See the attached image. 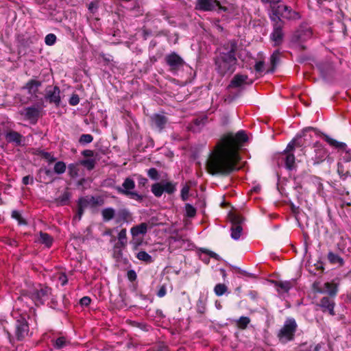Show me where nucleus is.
<instances>
[{
    "instance_id": "e433bc0d",
    "label": "nucleus",
    "mask_w": 351,
    "mask_h": 351,
    "mask_svg": "<svg viewBox=\"0 0 351 351\" xmlns=\"http://www.w3.org/2000/svg\"><path fill=\"white\" fill-rule=\"evenodd\" d=\"M228 215L232 225H241L242 222L244 221V217L240 214L230 212Z\"/></svg>"
},
{
    "instance_id": "c85d7f7f",
    "label": "nucleus",
    "mask_w": 351,
    "mask_h": 351,
    "mask_svg": "<svg viewBox=\"0 0 351 351\" xmlns=\"http://www.w3.org/2000/svg\"><path fill=\"white\" fill-rule=\"evenodd\" d=\"M325 293H328L330 298H335L338 293V285L334 282H327L324 285Z\"/></svg>"
},
{
    "instance_id": "7c9ffc66",
    "label": "nucleus",
    "mask_w": 351,
    "mask_h": 351,
    "mask_svg": "<svg viewBox=\"0 0 351 351\" xmlns=\"http://www.w3.org/2000/svg\"><path fill=\"white\" fill-rule=\"evenodd\" d=\"M147 231V224L146 223H141L137 226H133L131 230L132 237H136L139 234H145Z\"/></svg>"
},
{
    "instance_id": "6ab92c4d",
    "label": "nucleus",
    "mask_w": 351,
    "mask_h": 351,
    "mask_svg": "<svg viewBox=\"0 0 351 351\" xmlns=\"http://www.w3.org/2000/svg\"><path fill=\"white\" fill-rule=\"evenodd\" d=\"M38 176L39 178V182H43L46 184L51 183L54 180L53 178V172L50 169L45 167H41L38 169Z\"/></svg>"
},
{
    "instance_id": "9b49d317",
    "label": "nucleus",
    "mask_w": 351,
    "mask_h": 351,
    "mask_svg": "<svg viewBox=\"0 0 351 351\" xmlns=\"http://www.w3.org/2000/svg\"><path fill=\"white\" fill-rule=\"evenodd\" d=\"M272 24V32L270 34V40L274 43V46H279L282 43L284 38V24L281 22L271 21Z\"/></svg>"
},
{
    "instance_id": "2f4dec72",
    "label": "nucleus",
    "mask_w": 351,
    "mask_h": 351,
    "mask_svg": "<svg viewBox=\"0 0 351 351\" xmlns=\"http://www.w3.org/2000/svg\"><path fill=\"white\" fill-rule=\"evenodd\" d=\"M337 172L341 180L343 181L348 178H351V173L350 172V170L348 169H346L344 165L341 162L337 163Z\"/></svg>"
},
{
    "instance_id": "72a5a7b5",
    "label": "nucleus",
    "mask_w": 351,
    "mask_h": 351,
    "mask_svg": "<svg viewBox=\"0 0 351 351\" xmlns=\"http://www.w3.org/2000/svg\"><path fill=\"white\" fill-rule=\"evenodd\" d=\"M101 215L104 221H109L115 216V210L112 208H106L101 210Z\"/></svg>"
},
{
    "instance_id": "bf43d9fd",
    "label": "nucleus",
    "mask_w": 351,
    "mask_h": 351,
    "mask_svg": "<svg viewBox=\"0 0 351 351\" xmlns=\"http://www.w3.org/2000/svg\"><path fill=\"white\" fill-rule=\"evenodd\" d=\"M265 62L260 60L256 62L254 69L257 73H262L264 71Z\"/></svg>"
},
{
    "instance_id": "4468645a",
    "label": "nucleus",
    "mask_w": 351,
    "mask_h": 351,
    "mask_svg": "<svg viewBox=\"0 0 351 351\" xmlns=\"http://www.w3.org/2000/svg\"><path fill=\"white\" fill-rule=\"evenodd\" d=\"M314 131L315 133L318 135L322 136L324 138V140L331 146L335 147L336 148L340 149H345L347 147L346 144L343 142H339L335 139H333L328 136L327 134H325L322 132H320L318 131V130L313 127H307L304 129L303 133L307 132V131Z\"/></svg>"
},
{
    "instance_id": "680f3d73",
    "label": "nucleus",
    "mask_w": 351,
    "mask_h": 351,
    "mask_svg": "<svg viewBox=\"0 0 351 351\" xmlns=\"http://www.w3.org/2000/svg\"><path fill=\"white\" fill-rule=\"evenodd\" d=\"M49 300H50V302L48 303L49 307L56 309L58 307V300L56 297L51 293Z\"/></svg>"
},
{
    "instance_id": "5701e85b",
    "label": "nucleus",
    "mask_w": 351,
    "mask_h": 351,
    "mask_svg": "<svg viewBox=\"0 0 351 351\" xmlns=\"http://www.w3.org/2000/svg\"><path fill=\"white\" fill-rule=\"evenodd\" d=\"M134 181L130 178H126L122 184V186H117L116 189L119 193L125 195V191H132L131 190L134 189Z\"/></svg>"
},
{
    "instance_id": "dca6fc26",
    "label": "nucleus",
    "mask_w": 351,
    "mask_h": 351,
    "mask_svg": "<svg viewBox=\"0 0 351 351\" xmlns=\"http://www.w3.org/2000/svg\"><path fill=\"white\" fill-rule=\"evenodd\" d=\"M334 298H330V296H326L320 300L318 306L322 308V311L324 313L328 312L329 314L331 315H335L334 311V308L335 306Z\"/></svg>"
},
{
    "instance_id": "473e14b6",
    "label": "nucleus",
    "mask_w": 351,
    "mask_h": 351,
    "mask_svg": "<svg viewBox=\"0 0 351 351\" xmlns=\"http://www.w3.org/2000/svg\"><path fill=\"white\" fill-rule=\"evenodd\" d=\"M71 197V193L66 190L61 195L56 199V202L60 206L69 205L70 203Z\"/></svg>"
},
{
    "instance_id": "1a4fd4ad",
    "label": "nucleus",
    "mask_w": 351,
    "mask_h": 351,
    "mask_svg": "<svg viewBox=\"0 0 351 351\" xmlns=\"http://www.w3.org/2000/svg\"><path fill=\"white\" fill-rule=\"evenodd\" d=\"M165 62L169 66L170 71L173 73L178 72L185 64L184 60L176 52H172L167 55Z\"/></svg>"
},
{
    "instance_id": "f704fd0d",
    "label": "nucleus",
    "mask_w": 351,
    "mask_h": 351,
    "mask_svg": "<svg viewBox=\"0 0 351 351\" xmlns=\"http://www.w3.org/2000/svg\"><path fill=\"white\" fill-rule=\"evenodd\" d=\"M317 67L324 78H326L330 74V71L331 70V66L330 64L319 63L317 64Z\"/></svg>"
},
{
    "instance_id": "79ce46f5",
    "label": "nucleus",
    "mask_w": 351,
    "mask_h": 351,
    "mask_svg": "<svg viewBox=\"0 0 351 351\" xmlns=\"http://www.w3.org/2000/svg\"><path fill=\"white\" fill-rule=\"evenodd\" d=\"M163 193L165 192L168 194L173 193L176 190V183L172 182H166L162 183Z\"/></svg>"
},
{
    "instance_id": "20e7f679",
    "label": "nucleus",
    "mask_w": 351,
    "mask_h": 351,
    "mask_svg": "<svg viewBox=\"0 0 351 351\" xmlns=\"http://www.w3.org/2000/svg\"><path fill=\"white\" fill-rule=\"evenodd\" d=\"M302 136H296L295 138H293L287 145L286 149L284 150L283 154L285 157V167L287 170L291 171L296 167L295 165V157L293 152L297 148L300 149L301 154H304V143L302 141Z\"/></svg>"
},
{
    "instance_id": "a878e982",
    "label": "nucleus",
    "mask_w": 351,
    "mask_h": 351,
    "mask_svg": "<svg viewBox=\"0 0 351 351\" xmlns=\"http://www.w3.org/2000/svg\"><path fill=\"white\" fill-rule=\"evenodd\" d=\"M51 344L54 349L61 350L71 344L70 340L65 336H60L56 339H51Z\"/></svg>"
},
{
    "instance_id": "cd10ccee",
    "label": "nucleus",
    "mask_w": 351,
    "mask_h": 351,
    "mask_svg": "<svg viewBox=\"0 0 351 351\" xmlns=\"http://www.w3.org/2000/svg\"><path fill=\"white\" fill-rule=\"evenodd\" d=\"M38 241L50 248L53 243V238L48 233L40 231Z\"/></svg>"
},
{
    "instance_id": "4be33fe9",
    "label": "nucleus",
    "mask_w": 351,
    "mask_h": 351,
    "mask_svg": "<svg viewBox=\"0 0 351 351\" xmlns=\"http://www.w3.org/2000/svg\"><path fill=\"white\" fill-rule=\"evenodd\" d=\"M152 124L161 131L167 123V118L162 114H155L151 117Z\"/></svg>"
},
{
    "instance_id": "13d9d810",
    "label": "nucleus",
    "mask_w": 351,
    "mask_h": 351,
    "mask_svg": "<svg viewBox=\"0 0 351 351\" xmlns=\"http://www.w3.org/2000/svg\"><path fill=\"white\" fill-rule=\"evenodd\" d=\"M80 103V97L77 94H73L69 100V104L71 106H77Z\"/></svg>"
},
{
    "instance_id": "4d7b16f0",
    "label": "nucleus",
    "mask_w": 351,
    "mask_h": 351,
    "mask_svg": "<svg viewBox=\"0 0 351 351\" xmlns=\"http://www.w3.org/2000/svg\"><path fill=\"white\" fill-rule=\"evenodd\" d=\"M190 187L188 185H185L181 190V198L183 201H186L189 198V192Z\"/></svg>"
},
{
    "instance_id": "b1692460",
    "label": "nucleus",
    "mask_w": 351,
    "mask_h": 351,
    "mask_svg": "<svg viewBox=\"0 0 351 351\" xmlns=\"http://www.w3.org/2000/svg\"><path fill=\"white\" fill-rule=\"evenodd\" d=\"M248 76L247 75H243L240 73L236 74L229 84L230 88H239L244 84H247V80Z\"/></svg>"
},
{
    "instance_id": "f257e3e1",
    "label": "nucleus",
    "mask_w": 351,
    "mask_h": 351,
    "mask_svg": "<svg viewBox=\"0 0 351 351\" xmlns=\"http://www.w3.org/2000/svg\"><path fill=\"white\" fill-rule=\"evenodd\" d=\"M247 140L244 130H239L235 134L228 132L222 135L206 162L208 173L228 176L239 170L238 165L241 158L239 151Z\"/></svg>"
},
{
    "instance_id": "e2e57ef3",
    "label": "nucleus",
    "mask_w": 351,
    "mask_h": 351,
    "mask_svg": "<svg viewBox=\"0 0 351 351\" xmlns=\"http://www.w3.org/2000/svg\"><path fill=\"white\" fill-rule=\"evenodd\" d=\"M127 277L130 282H134L136 280L137 275L134 270L130 269L127 272Z\"/></svg>"
},
{
    "instance_id": "aec40b11",
    "label": "nucleus",
    "mask_w": 351,
    "mask_h": 351,
    "mask_svg": "<svg viewBox=\"0 0 351 351\" xmlns=\"http://www.w3.org/2000/svg\"><path fill=\"white\" fill-rule=\"evenodd\" d=\"M77 204V211L76 215L73 217V220L80 221L84 215V209L89 206L88 196L79 198Z\"/></svg>"
},
{
    "instance_id": "393cba45",
    "label": "nucleus",
    "mask_w": 351,
    "mask_h": 351,
    "mask_svg": "<svg viewBox=\"0 0 351 351\" xmlns=\"http://www.w3.org/2000/svg\"><path fill=\"white\" fill-rule=\"evenodd\" d=\"M280 52L279 50H275L270 56V66L266 71V73H273L275 72L277 65L280 62Z\"/></svg>"
},
{
    "instance_id": "774afa93",
    "label": "nucleus",
    "mask_w": 351,
    "mask_h": 351,
    "mask_svg": "<svg viewBox=\"0 0 351 351\" xmlns=\"http://www.w3.org/2000/svg\"><path fill=\"white\" fill-rule=\"evenodd\" d=\"M22 183L24 185L33 184L34 178L32 176H31L29 175L24 176L22 179Z\"/></svg>"
},
{
    "instance_id": "3c124183",
    "label": "nucleus",
    "mask_w": 351,
    "mask_h": 351,
    "mask_svg": "<svg viewBox=\"0 0 351 351\" xmlns=\"http://www.w3.org/2000/svg\"><path fill=\"white\" fill-rule=\"evenodd\" d=\"M206 310V302L202 299L199 298L196 304V311L197 313L203 315L205 313Z\"/></svg>"
},
{
    "instance_id": "603ef678",
    "label": "nucleus",
    "mask_w": 351,
    "mask_h": 351,
    "mask_svg": "<svg viewBox=\"0 0 351 351\" xmlns=\"http://www.w3.org/2000/svg\"><path fill=\"white\" fill-rule=\"evenodd\" d=\"M147 176L153 180H158L160 179V174L156 168H150L147 170Z\"/></svg>"
},
{
    "instance_id": "c9c22d12",
    "label": "nucleus",
    "mask_w": 351,
    "mask_h": 351,
    "mask_svg": "<svg viewBox=\"0 0 351 351\" xmlns=\"http://www.w3.org/2000/svg\"><path fill=\"white\" fill-rule=\"evenodd\" d=\"M80 165L85 167L87 170H93L96 165V160L95 158H86L80 160Z\"/></svg>"
},
{
    "instance_id": "ea45409f",
    "label": "nucleus",
    "mask_w": 351,
    "mask_h": 351,
    "mask_svg": "<svg viewBox=\"0 0 351 351\" xmlns=\"http://www.w3.org/2000/svg\"><path fill=\"white\" fill-rule=\"evenodd\" d=\"M80 163H71L68 166V172L71 178H76L80 171Z\"/></svg>"
},
{
    "instance_id": "7ed1b4c3",
    "label": "nucleus",
    "mask_w": 351,
    "mask_h": 351,
    "mask_svg": "<svg viewBox=\"0 0 351 351\" xmlns=\"http://www.w3.org/2000/svg\"><path fill=\"white\" fill-rule=\"evenodd\" d=\"M51 288L39 284L38 287L29 290H23L21 295L18 298L19 300L22 298H27L32 300L36 306H40L45 304V301L49 299L51 295Z\"/></svg>"
},
{
    "instance_id": "864d4df0",
    "label": "nucleus",
    "mask_w": 351,
    "mask_h": 351,
    "mask_svg": "<svg viewBox=\"0 0 351 351\" xmlns=\"http://www.w3.org/2000/svg\"><path fill=\"white\" fill-rule=\"evenodd\" d=\"M186 215L188 217H194L196 215L195 208L190 204H186L185 206Z\"/></svg>"
},
{
    "instance_id": "423d86ee",
    "label": "nucleus",
    "mask_w": 351,
    "mask_h": 351,
    "mask_svg": "<svg viewBox=\"0 0 351 351\" xmlns=\"http://www.w3.org/2000/svg\"><path fill=\"white\" fill-rule=\"evenodd\" d=\"M297 330L298 324L295 319L293 317H288L276 336L279 341L285 344L294 340Z\"/></svg>"
},
{
    "instance_id": "bb28decb",
    "label": "nucleus",
    "mask_w": 351,
    "mask_h": 351,
    "mask_svg": "<svg viewBox=\"0 0 351 351\" xmlns=\"http://www.w3.org/2000/svg\"><path fill=\"white\" fill-rule=\"evenodd\" d=\"M132 218L130 212L126 208H122L118 210L116 217V223H127Z\"/></svg>"
},
{
    "instance_id": "c756f323",
    "label": "nucleus",
    "mask_w": 351,
    "mask_h": 351,
    "mask_svg": "<svg viewBox=\"0 0 351 351\" xmlns=\"http://www.w3.org/2000/svg\"><path fill=\"white\" fill-rule=\"evenodd\" d=\"M327 258L331 265H338L339 267H342L344 265L343 258L339 256L338 254H335L332 251H330L328 253Z\"/></svg>"
},
{
    "instance_id": "5fc2aeb1",
    "label": "nucleus",
    "mask_w": 351,
    "mask_h": 351,
    "mask_svg": "<svg viewBox=\"0 0 351 351\" xmlns=\"http://www.w3.org/2000/svg\"><path fill=\"white\" fill-rule=\"evenodd\" d=\"M57 38L54 34H48L45 38V43L48 46L53 45L56 42Z\"/></svg>"
},
{
    "instance_id": "6e6552de",
    "label": "nucleus",
    "mask_w": 351,
    "mask_h": 351,
    "mask_svg": "<svg viewBox=\"0 0 351 351\" xmlns=\"http://www.w3.org/2000/svg\"><path fill=\"white\" fill-rule=\"evenodd\" d=\"M195 10L202 12L218 11L227 12L228 8L221 5L218 0H196Z\"/></svg>"
},
{
    "instance_id": "69168bd1",
    "label": "nucleus",
    "mask_w": 351,
    "mask_h": 351,
    "mask_svg": "<svg viewBox=\"0 0 351 351\" xmlns=\"http://www.w3.org/2000/svg\"><path fill=\"white\" fill-rule=\"evenodd\" d=\"M313 290L315 293H325V290L319 286L318 282H315L313 284Z\"/></svg>"
},
{
    "instance_id": "a18cd8bd",
    "label": "nucleus",
    "mask_w": 351,
    "mask_h": 351,
    "mask_svg": "<svg viewBox=\"0 0 351 351\" xmlns=\"http://www.w3.org/2000/svg\"><path fill=\"white\" fill-rule=\"evenodd\" d=\"M11 217L16 219L18 221V224L20 226H25L27 224V221L22 217L21 213L18 210H12Z\"/></svg>"
},
{
    "instance_id": "f03ea898",
    "label": "nucleus",
    "mask_w": 351,
    "mask_h": 351,
    "mask_svg": "<svg viewBox=\"0 0 351 351\" xmlns=\"http://www.w3.org/2000/svg\"><path fill=\"white\" fill-rule=\"evenodd\" d=\"M237 49V41L234 39L230 40L223 44L221 51L215 57L216 71L221 77L231 75L235 71L238 64L236 58Z\"/></svg>"
},
{
    "instance_id": "39448f33",
    "label": "nucleus",
    "mask_w": 351,
    "mask_h": 351,
    "mask_svg": "<svg viewBox=\"0 0 351 351\" xmlns=\"http://www.w3.org/2000/svg\"><path fill=\"white\" fill-rule=\"evenodd\" d=\"M269 16L270 21L281 22L284 25H285V23L282 19L289 21H295L300 19V13L293 10L287 5L271 6Z\"/></svg>"
},
{
    "instance_id": "49530a36",
    "label": "nucleus",
    "mask_w": 351,
    "mask_h": 351,
    "mask_svg": "<svg viewBox=\"0 0 351 351\" xmlns=\"http://www.w3.org/2000/svg\"><path fill=\"white\" fill-rule=\"evenodd\" d=\"M94 138L92 134H83L80 136L78 140L79 143L81 145H86L93 142Z\"/></svg>"
},
{
    "instance_id": "0eeeda50",
    "label": "nucleus",
    "mask_w": 351,
    "mask_h": 351,
    "mask_svg": "<svg viewBox=\"0 0 351 351\" xmlns=\"http://www.w3.org/2000/svg\"><path fill=\"white\" fill-rule=\"evenodd\" d=\"M312 36V28L306 24L301 25L293 34L291 38V42L298 45L300 50L304 51L306 47L304 45L303 43L311 39Z\"/></svg>"
},
{
    "instance_id": "8fccbe9b",
    "label": "nucleus",
    "mask_w": 351,
    "mask_h": 351,
    "mask_svg": "<svg viewBox=\"0 0 351 351\" xmlns=\"http://www.w3.org/2000/svg\"><path fill=\"white\" fill-rule=\"evenodd\" d=\"M125 196L128 197L130 199H135L139 202H141L143 199V196L136 191H125Z\"/></svg>"
},
{
    "instance_id": "412c9836",
    "label": "nucleus",
    "mask_w": 351,
    "mask_h": 351,
    "mask_svg": "<svg viewBox=\"0 0 351 351\" xmlns=\"http://www.w3.org/2000/svg\"><path fill=\"white\" fill-rule=\"evenodd\" d=\"M272 283L278 291L288 292L294 285V280H272Z\"/></svg>"
},
{
    "instance_id": "6e6d98bb",
    "label": "nucleus",
    "mask_w": 351,
    "mask_h": 351,
    "mask_svg": "<svg viewBox=\"0 0 351 351\" xmlns=\"http://www.w3.org/2000/svg\"><path fill=\"white\" fill-rule=\"evenodd\" d=\"M39 155L44 159L47 160L49 163H53L56 160V158L51 156L49 152L40 151Z\"/></svg>"
},
{
    "instance_id": "0e129e2a",
    "label": "nucleus",
    "mask_w": 351,
    "mask_h": 351,
    "mask_svg": "<svg viewBox=\"0 0 351 351\" xmlns=\"http://www.w3.org/2000/svg\"><path fill=\"white\" fill-rule=\"evenodd\" d=\"M3 242L6 245L11 246V247H16L19 245L17 241H16L15 239H10V238H5L3 240Z\"/></svg>"
},
{
    "instance_id": "37998d69",
    "label": "nucleus",
    "mask_w": 351,
    "mask_h": 351,
    "mask_svg": "<svg viewBox=\"0 0 351 351\" xmlns=\"http://www.w3.org/2000/svg\"><path fill=\"white\" fill-rule=\"evenodd\" d=\"M151 191L156 197H160L163 193L162 182H156L153 184L152 185Z\"/></svg>"
},
{
    "instance_id": "09e8293b",
    "label": "nucleus",
    "mask_w": 351,
    "mask_h": 351,
    "mask_svg": "<svg viewBox=\"0 0 351 351\" xmlns=\"http://www.w3.org/2000/svg\"><path fill=\"white\" fill-rule=\"evenodd\" d=\"M88 202H89V206L94 208L97 206L102 205L104 203V200L99 197H95L94 196H90V197H88Z\"/></svg>"
},
{
    "instance_id": "ddd939ff",
    "label": "nucleus",
    "mask_w": 351,
    "mask_h": 351,
    "mask_svg": "<svg viewBox=\"0 0 351 351\" xmlns=\"http://www.w3.org/2000/svg\"><path fill=\"white\" fill-rule=\"evenodd\" d=\"M29 324L24 317L21 316L15 323V335L18 341H22L27 335Z\"/></svg>"
},
{
    "instance_id": "a19ab883",
    "label": "nucleus",
    "mask_w": 351,
    "mask_h": 351,
    "mask_svg": "<svg viewBox=\"0 0 351 351\" xmlns=\"http://www.w3.org/2000/svg\"><path fill=\"white\" fill-rule=\"evenodd\" d=\"M243 228L241 225H232L231 227V237L234 240H238L241 235Z\"/></svg>"
},
{
    "instance_id": "f8f14e48",
    "label": "nucleus",
    "mask_w": 351,
    "mask_h": 351,
    "mask_svg": "<svg viewBox=\"0 0 351 351\" xmlns=\"http://www.w3.org/2000/svg\"><path fill=\"white\" fill-rule=\"evenodd\" d=\"M60 89L58 86H48L46 88L45 99L49 104L59 107L61 104Z\"/></svg>"
},
{
    "instance_id": "f3484780",
    "label": "nucleus",
    "mask_w": 351,
    "mask_h": 351,
    "mask_svg": "<svg viewBox=\"0 0 351 351\" xmlns=\"http://www.w3.org/2000/svg\"><path fill=\"white\" fill-rule=\"evenodd\" d=\"M25 117L32 123H36L40 117V108L35 106L27 107L25 108Z\"/></svg>"
},
{
    "instance_id": "4c0bfd02",
    "label": "nucleus",
    "mask_w": 351,
    "mask_h": 351,
    "mask_svg": "<svg viewBox=\"0 0 351 351\" xmlns=\"http://www.w3.org/2000/svg\"><path fill=\"white\" fill-rule=\"evenodd\" d=\"M250 318L245 316H241L236 321V326L240 330H245L247 328L248 324L250 323Z\"/></svg>"
},
{
    "instance_id": "338daca9",
    "label": "nucleus",
    "mask_w": 351,
    "mask_h": 351,
    "mask_svg": "<svg viewBox=\"0 0 351 351\" xmlns=\"http://www.w3.org/2000/svg\"><path fill=\"white\" fill-rule=\"evenodd\" d=\"M91 302V299L88 296H84L80 300V304L82 306H88Z\"/></svg>"
},
{
    "instance_id": "a211bd4d",
    "label": "nucleus",
    "mask_w": 351,
    "mask_h": 351,
    "mask_svg": "<svg viewBox=\"0 0 351 351\" xmlns=\"http://www.w3.org/2000/svg\"><path fill=\"white\" fill-rule=\"evenodd\" d=\"M5 138L8 143H14L16 146H21L24 138L22 134L12 130L6 131Z\"/></svg>"
},
{
    "instance_id": "2eb2a0df",
    "label": "nucleus",
    "mask_w": 351,
    "mask_h": 351,
    "mask_svg": "<svg viewBox=\"0 0 351 351\" xmlns=\"http://www.w3.org/2000/svg\"><path fill=\"white\" fill-rule=\"evenodd\" d=\"M41 85L42 82L40 81L31 79L22 87V89L27 90L28 94L34 99H37L38 97L39 87Z\"/></svg>"
},
{
    "instance_id": "58836bf2",
    "label": "nucleus",
    "mask_w": 351,
    "mask_h": 351,
    "mask_svg": "<svg viewBox=\"0 0 351 351\" xmlns=\"http://www.w3.org/2000/svg\"><path fill=\"white\" fill-rule=\"evenodd\" d=\"M136 257L139 261H143L147 264H149V263H152L154 262V259L152 258V257L148 253H147L145 251L138 252L136 254Z\"/></svg>"
},
{
    "instance_id": "052dcab7",
    "label": "nucleus",
    "mask_w": 351,
    "mask_h": 351,
    "mask_svg": "<svg viewBox=\"0 0 351 351\" xmlns=\"http://www.w3.org/2000/svg\"><path fill=\"white\" fill-rule=\"evenodd\" d=\"M138 187H145L147 184L148 180L141 175L137 176Z\"/></svg>"
},
{
    "instance_id": "c03bdc74",
    "label": "nucleus",
    "mask_w": 351,
    "mask_h": 351,
    "mask_svg": "<svg viewBox=\"0 0 351 351\" xmlns=\"http://www.w3.org/2000/svg\"><path fill=\"white\" fill-rule=\"evenodd\" d=\"M66 163L63 161H58L56 162L53 172L60 175L64 173L66 171Z\"/></svg>"
},
{
    "instance_id": "de8ad7c7",
    "label": "nucleus",
    "mask_w": 351,
    "mask_h": 351,
    "mask_svg": "<svg viewBox=\"0 0 351 351\" xmlns=\"http://www.w3.org/2000/svg\"><path fill=\"white\" fill-rule=\"evenodd\" d=\"M228 291V287L225 284L219 283L214 287V292L217 296L223 295Z\"/></svg>"
},
{
    "instance_id": "9d476101",
    "label": "nucleus",
    "mask_w": 351,
    "mask_h": 351,
    "mask_svg": "<svg viewBox=\"0 0 351 351\" xmlns=\"http://www.w3.org/2000/svg\"><path fill=\"white\" fill-rule=\"evenodd\" d=\"M314 154L310 160L313 165H319L322 163L328 156V152L324 147L319 141L313 144Z\"/></svg>"
}]
</instances>
